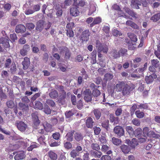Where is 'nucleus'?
<instances>
[{
	"label": "nucleus",
	"mask_w": 160,
	"mask_h": 160,
	"mask_svg": "<svg viewBox=\"0 0 160 160\" xmlns=\"http://www.w3.org/2000/svg\"><path fill=\"white\" fill-rule=\"evenodd\" d=\"M119 119L118 117H115L113 114H111L110 115V121L111 122H114V123H117L119 122Z\"/></svg>",
	"instance_id": "30"
},
{
	"label": "nucleus",
	"mask_w": 160,
	"mask_h": 160,
	"mask_svg": "<svg viewBox=\"0 0 160 160\" xmlns=\"http://www.w3.org/2000/svg\"><path fill=\"white\" fill-rule=\"evenodd\" d=\"M58 121L57 118L54 117H52L49 121V122L53 125L56 124L58 123Z\"/></svg>",
	"instance_id": "49"
},
{
	"label": "nucleus",
	"mask_w": 160,
	"mask_h": 160,
	"mask_svg": "<svg viewBox=\"0 0 160 160\" xmlns=\"http://www.w3.org/2000/svg\"><path fill=\"white\" fill-rule=\"evenodd\" d=\"M30 64L29 58L27 57H25L22 63L23 69L24 70L27 69L29 67Z\"/></svg>",
	"instance_id": "14"
},
{
	"label": "nucleus",
	"mask_w": 160,
	"mask_h": 160,
	"mask_svg": "<svg viewBox=\"0 0 160 160\" xmlns=\"http://www.w3.org/2000/svg\"><path fill=\"white\" fill-rule=\"evenodd\" d=\"M151 62L152 66H153L156 68L159 67V62L157 59H152L151 60Z\"/></svg>",
	"instance_id": "36"
},
{
	"label": "nucleus",
	"mask_w": 160,
	"mask_h": 160,
	"mask_svg": "<svg viewBox=\"0 0 160 160\" xmlns=\"http://www.w3.org/2000/svg\"><path fill=\"white\" fill-rule=\"evenodd\" d=\"M142 130L141 128H138L134 132L133 136L139 138L142 137Z\"/></svg>",
	"instance_id": "19"
},
{
	"label": "nucleus",
	"mask_w": 160,
	"mask_h": 160,
	"mask_svg": "<svg viewBox=\"0 0 160 160\" xmlns=\"http://www.w3.org/2000/svg\"><path fill=\"white\" fill-rule=\"evenodd\" d=\"M74 23L73 22L68 23L67 24V29L72 30V28L74 27Z\"/></svg>",
	"instance_id": "58"
},
{
	"label": "nucleus",
	"mask_w": 160,
	"mask_h": 160,
	"mask_svg": "<svg viewBox=\"0 0 160 160\" xmlns=\"http://www.w3.org/2000/svg\"><path fill=\"white\" fill-rule=\"evenodd\" d=\"M75 139L78 141H80L83 139V137L80 133L77 132L75 134Z\"/></svg>",
	"instance_id": "43"
},
{
	"label": "nucleus",
	"mask_w": 160,
	"mask_h": 160,
	"mask_svg": "<svg viewBox=\"0 0 160 160\" xmlns=\"http://www.w3.org/2000/svg\"><path fill=\"white\" fill-rule=\"evenodd\" d=\"M64 144V147L67 149H70L72 148V144L70 142H66Z\"/></svg>",
	"instance_id": "61"
},
{
	"label": "nucleus",
	"mask_w": 160,
	"mask_h": 160,
	"mask_svg": "<svg viewBox=\"0 0 160 160\" xmlns=\"http://www.w3.org/2000/svg\"><path fill=\"white\" fill-rule=\"evenodd\" d=\"M104 77L107 80H108L112 79L113 76L112 74L110 73H107L105 75Z\"/></svg>",
	"instance_id": "64"
},
{
	"label": "nucleus",
	"mask_w": 160,
	"mask_h": 160,
	"mask_svg": "<svg viewBox=\"0 0 160 160\" xmlns=\"http://www.w3.org/2000/svg\"><path fill=\"white\" fill-rule=\"evenodd\" d=\"M3 7L5 11H9L11 8V5L10 4L7 3L4 4Z\"/></svg>",
	"instance_id": "52"
},
{
	"label": "nucleus",
	"mask_w": 160,
	"mask_h": 160,
	"mask_svg": "<svg viewBox=\"0 0 160 160\" xmlns=\"http://www.w3.org/2000/svg\"><path fill=\"white\" fill-rule=\"evenodd\" d=\"M12 63V60L10 58H8L7 59L5 64L4 66L5 68H10V66L11 65Z\"/></svg>",
	"instance_id": "41"
},
{
	"label": "nucleus",
	"mask_w": 160,
	"mask_h": 160,
	"mask_svg": "<svg viewBox=\"0 0 160 160\" xmlns=\"http://www.w3.org/2000/svg\"><path fill=\"white\" fill-rule=\"evenodd\" d=\"M137 105L136 104L133 105L130 109V111L131 114H133L137 108Z\"/></svg>",
	"instance_id": "56"
},
{
	"label": "nucleus",
	"mask_w": 160,
	"mask_h": 160,
	"mask_svg": "<svg viewBox=\"0 0 160 160\" xmlns=\"http://www.w3.org/2000/svg\"><path fill=\"white\" fill-rule=\"evenodd\" d=\"M10 41L8 38L1 37L0 38V44L3 45L4 49L9 48L10 47L9 43Z\"/></svg>",
	"instance_id": "7"
},
{
	"label": "nucleus",
	"mask_w": 160,
	"mask_h": 160,
	"mask_svg": "<svg viewBox=\"0 0 160 160\" xmlns=\"http://www.w3.org/2000/svg\"><path fill=\"white\" fill-rule=\"evenodd\" d=\"M92 148L94 150L98 151L100 149L99 146L98 144L96 143H93L91 144Z\"/></svg>",
	"instance_id": "50"
},
{
	"label": "nucleus",
	"mask_w": 160,
	"mask_h": 160,
	"mask_svg": "<svg viewBox=\"0 0 160 160\" xmlns=\"http://www.w3.org/2000/svg\"><path fill=\"white\" fill-rule=\"evenodd\" d=\"M94 132L95 135H98L101 131L100 128L99 127H94L93 128Z\"/></svg>",
	"instance_id": "63"
},
{
	"label": "nucleus",
	"mask_w": 160,
	"mask_h": 160,
	"mask_svg": "<svg viewBox=\"0 0 160 160\" xmlns=\"http://www.w3.org/2000/svg\"><path fill=\"white\" fill-rule=\"evenodd\" d=\"M66 31V34L67 36L69 38H72L74 36V32L72 30L67 29Z\"/></svg>",
	"instance_id": "46"
},
{
	"label": "nucleus",
	"mask_w": 160,
	"mask_h": 160,
	"mask_svg": "<svg viewBox=\"0 0 160 160\" xmlns=\"http://www.w3.org/2000/svg\"><path fill=\"white\" fill-rule=\"evenodd\" d=\"M45 22L42 20L38 21L36 23V29L37 31H41L44 28Z\"/></svg>",
	"instance_id": "13"
},
{
	"label": "nucleus",
	"mask_w": 160,
	"mask_h": 160,
	"mask_svg": "<svg viewBox=\"0 0 160 160\" xmlns=\"http://www.w3.org/2000/svg\"><path fill=\"white\" fill-rule=\"evenodd\" d=\"M125 12L130 16L133 17H136L137 14L133 11L131 10L128 8H126L125 9Z\"/></svg>",
	"instance_id": "28"
},
{
	"label": "nucleus",
	"mask_w": 160,
	"mask_h": 160,
	"mask_svg": "<svg viewBox=\"0 0 160 160\" xmlns=\"http://www.w3.org/2000/svg\"><path fill=\"white\" fill-rule=\"evenodd\" d=\"M131 3L136 8L138 9L139 8V5H141V4L138 0H132Z\"/></svg>",
	"instance_id": "34"
},
{
	"label": "nucleus",
	"mask_w": 160,
	"mask_h": 160,
	"mask_svg": "<svg viewBox=\"0 0 160 160\" xmlns=\"http://www.w3.org/2000/svg\"><path fill=\"white\" fill-rule=\"evenodd\" d=\"M43 111L45 113L47 114H50L51 112V110L49 106L47 105H46L44 106Z\"/></svg>",
	"instance_id": "45"
},
{
	"label": "nucleus",
	"mask_w": 160,
	"mask_h": 160,
	"mask_svg": "<svg viewBox=\"0 0 160 160\" xmlns=\"http://www.w3.org/2000/svg\"><path fill=\"white\" fill-rule=\"evenodd\" d=\"M96 10V7L94 6H91L89 9V11L88 15H91Z\"/></svg>",
	"instance_id": "60"
},
{
	"label": "nucleus",
	"mask_w": 160,
	"mask_h": 160,
	"mask_svg": "<svg viewBox=\"0 0 160 160\" xmlns=\"http://www.w3.org/2000/svg\"><path fill=\"white\" fill-rule=\"evenodd\" d=\"M157 78V75L155 73H153L149 76H146L145 80L148 84H150L153 82L154 79Z\"/></svg>",
	"instance_id": "9"
},
{
	"label": "nucleus",
	"mask_w": 160,
	"mask_h": 160,
	"mask_svg": "<svg viewBox=\"0 0 160 160\" xmlns=\"http://www.w3.org/2000/svg\"><path fill=\"white\" fill-rule=\"evenodd\" d=\"M132 123L136 126H139L140 125V120L138 118H134L132 121Z\"/></svg>",
	"instance_id": "39"
},
{
	"label": "nucleus",
	"mask_w": 160,
	"mask_h": 160,
	"mask_svg": "<svg viewBox=\"0 0 160 160\" xmlns=\"http://www.w3.org/2000/svg\"><path fill=\"white\" fill-rule=\"evenodd\" d=\"M30 50V45L27 44L24 45L20 51V54L22 56H26Z\"/></svg>",
	"instance_id": "10"
},
{
	"label": "nucleus",
	"mask_w": 160,
	"mask_h": 160,
	"mask_svg": "<svg viewBox=\"0 0 160 160\" xmlns=\"http://www.w3.org/2000/svg\"><path fill=\"white\" fill-rule=\"evenodd\" d=\"M120 56H123L127 54V50L124 48H121L119 51Z\"/></svg>",
	"instance_id": "42"
},
{
	"label": "nucleus",
	"mask_w": 160,
	"mask_h": 160,
	"mask_svg": "<svg viewBox=\"0 0 160 160\" xmlns=\"http://www.w3.org/2000/svg\"><path fill=\"white\" fill-rule=\"evenodd\" d=\"M128 37L130 38L131 42H135L137 41L138 39L137 38V36L134 33L131 32L128 33Z\"/></svg>",
	"instance_id": "23"
},
{
	"label": "nucleus",
	"mask_w": 160,
	"mask_h": 160,
	"mask_svg": "<svg viewBox=\"0 0 160 160\" xmlns=\"http://www.w3.org/2000/svg\"><path fill=\"white\" fill-rule=\"evenodd\" d=\"M26 30V28L25 26L21 24L18 25L15 28V32L17 33L24 32Z\"/></svg>",
	"instance_id": "15"
},
{
	"label": "nucleus",
	"mask_w": 160,
	"mask_h": 160,
	"mask_svg": "<svg viewBox=\"0 0 160 160\" xmlns=\"http://www.w3.org/2000/svg\"><path fill=\"white\" fill-rule=\"evenodd\" d=\"M93 112L96 119L98 120L101 116V112L98 109H94L93 110Z\"/></svg>",
	"instance_id": "27"
},
{
	"label": "nucleus",
	"mask_w": 160,
	"mask_h": 160,
	"mask_svg": "<svg viewBox=\"0 0 160 160\" xmlns=\"http://www.w3.org/2000/svg\"><path fill=\"white\" fill-rule=\"evenodd\" d=\"M49 96L51 98L55 99L58 96V93L56 90H54L49 93Z\"/></svg>",
	"instance_id": "32"
},
{
	"label": "nucleus",
	"mask_w": 160,
	"mask_h": 160,
	"mask_svg": "<svg viewBox=\"0 0 160 160\" xmlns=\"http://www.w3.org/2000/svg\"><path fill=\"white\" fill-rule=\"evenodd\" d=\"M135 88V85L133 84H128L126 83L122 91L123 96H128L130 95L131 93Z\"/></svg>",
	"instance_id": "1"
},
{
	"label": "nucleus",
	"mask_w": 160,
	"mask_h": 160,
	"mask_svg": "<svg viewBox=\"0 0 160 160\" xmlns=\"http://www.w3.org/2000/svg\"><path fill=\"white\" fill-rule=\"evenodd\" d=\"M83 98L86 102H90L92 100V95L91 90L89 89H86L83 92Z\"/></svg>",
	"instance_id": "3"
},
{
	"label": "nucleus",
	"mask_w": 160,
	"mask_h": 160,
	"mask_svg": "<svg viewBox=\"0 0 160 160\" xmlns=\"http://www.w3.org/2000/svg\"><path fill=\"white\" fill-rule=\"evenodd\" d=\"M126 130L130 136L131 137H133L134 131H133L132 127L130 126H127L126 127Z\"/></svg>",
	"instance_id": "29"
},
{
	"label": "nucleus",
	"mask_w": 160,
	"mask_h": 160,
	"mask_svg": "<svg viewBox=\"0 0 160 160\" xmlns=\"http://www.w3.org/2000/svg\"><path fill=\"white\" fill-rule=\"evenodd\" d=\"M102 30L106 33H109L110 32V27L108 24H106L103 27Z\"/></svg>",
	"instance_id": "47"
},
{
	"label": "nucleus",
	"mask_w": 160,
	"mask_h": 160,
	"mask_svg": "<svg viewBox=\"0 0 160 160\" xmlns=\"http://www.w3.org/2000/svg\"><path fill=\"white\" fill-rule=\"evenodd\" d=\"M7 106L9 108H12L14 107V104L13 101L9 100L6 102Z\"/></svg>",
	"instance_id": "48"
},
{
	"label": "nucleus",
	"mask_w": 160,
	"mask_h": 160,
	"mask_svg": "<svg viewBox=\"0 0 160 160\" xmlns=\"http://www.w3.org/2000/svg\"><path fill=\"white\" fill-rule=\"evenodd\" d=\"M31 116L34 125L36 126L38 125L40 122L38 119L37 114L36 113H33L32 114Z\"/></svg>",
	"instance_id": "18"
},
{
	"label": "nucleus",
	"mask_w": 160,
	"mask_h": 160,
	"mask_svg": "<svg viewBox=\"0 0 160 160\" xmlns=\"http://www.w3.org/2000/svg\"><path fill=\"white\" fill-rule=\"evenodd\" d=\"M26 27L28 29L31 30L34 28L35 25L32 23H27L26 24Z\"/></svg>",
	"instance_id": "57"
},
{
	"label": "nucleus",
	"mask_w": 160,
	"mask_h": 160,
	"mask_svg": "<svg viewBox=\"0 0 160 160\" xmlns=\"http://www.w3.org/2000/svg\"><path fill=\"white\" fill-rule=\"evenodd\" d=\"M112 34L113 36L116 37L120 36L122 35L121 32L117 29H114L112 31Z\"/></svg>",
	"instance_id": "54"
},
{
	"label": "nucleus",
	"mask_w": 160,
	"mask_h": 160,
	"mask_svg": "<svg viewBox=\"0 0 160 160\" xmlns=\"http://www.w3.org/2000/svg\"><path fill=\"white\" fill-rule=\"evenodd\" d=\"M15 125L18 129L21 132H24L27 128V125L22 121H17Z\"/></svg>",
	"instance_id": "6"
},
{
	"label": "nucleus",
	"mask_w": 160,
	"mask_h": 160,
	"mask_svg": "<svg viewBox=\"0 0 160 160\" xmlns=\"http://www.w3.org/2000/svg\"><path fill=\"white\" fill-rule=\"evenodd\" d=\"M135 113L137 117L140 119L143 118L144 116V113L140 111V110L136 111Z\"/></svg>",
	"instance_id": "31"
},
{
	"label": "nucleus",
	"mask_w": 160,
	"mask_h": 160,
	"mask_svg": "<svg viewBox=\"0 0 160 160\" xmlns=\"http://www.w3.org/2000/svg\"><path fill=\"white\" fill-rule=\"evenodd\" d=\"M109 147L106 145H103L102 146L101 150L102 152H106L108 155L112 153V152L111 150H109Z\"/></svg>",
	"instance_id": "22"
},
{
	"label": "nucleus",
	"mask_w": 160,
	"mask_h": 160,
	"mask_svg": "<svg viewBox=\"0 0 160 160\" xmlns=\"http://www.w3.org/2000/svg\"><path fill=\"white\" fill-rule=\"evenodd\" d=\"M125 84L124 82L123 81H119L118 83L115 86V89L116 91L117 92L122 91Z\"/></svg>",
	"instance_id": "12"
},
{
	"label": "nucleus",
	"mask_w": 160,
	"mask_h": 160,
	"mask_svg": "<svg viewBox=\"0 0 160 160\" xmlns=\"http://www.w3.org/2000/svg\"><path fill=\"white\" fill-rule=\"evenodd\" d=\"M35 107L36 108L41 110L43 108L42 103L40 102H37L35 104Z\"/></svg>",
	"instance_id": "51"
},
{
	"label": "nucleus",
	"mask_w": 160,
	"mask_h": 160,
	"mask_svg": "<svg viewBox=\"0 0 160 160\" xmlns=\"http://www.w3.org/2000/svg\"><path fill=\"white\" fill-rule=\"evenodd\" d=\"M70 156L73 158H75L77 156H78L79 153L75 149L72 150L70 152Z\"/></svg>",
	"instance_id": "38"
},
{
	"label": "nucleus",
	"mask_w": 160,
	"mask_h": 160,
	"mask_svg": "<svg viewBox=\"0 0 160 160\" xmlns=\"http://www.w3.org/2000/svg\"><path fill=\"white\" fill-rule=\"evenodd\" d=\"M19 106L20 109L22 110L23 112L28 111L29 109L28 106L22 102L19 103Z\"/></svg>",
	"instance_id": "24"
},
{
	"label": "nucleus",
	"mask_w": 160,
	"mask_h": 160,
	"mask_svg": "<svg viewBox=\"0 0 160 160\" xmlns=\"http://www.w3.org/2000/svg\"><path fill=\"white\" fill-rule=\"evenodd\" d=\"M160 19V13H157L152 16L151 18V20L153 22H156Z\"/></svg>",
	"instance_id": "35"
},
{
	"label": "nucleus",
	"mask_w": 160,
	"mask_h": 160,
	"mask_svg": "<svg viewBox=\"0 0 160 160\" xmlns=\"http://www.w3.org/2000/svg\"><path fill=\"white\" fill-rule=\"evenodd\" d=\"M74 114V113L72 110L67 111L65 113L66 117L67 118H70Z\"/></svg>",
	"instance_id": "59"
},
{
	"label": "nucleus",
	"mask_w": 160,
	"mask_h": 160,
	"mask_svg": "<svg viewBox=\"0 0 160 160\" xmlns=\"http://www.w3.org/2000/svg\"><path fill=\"white\" fill-rule=\"evenodd\" d=\"M36 144V143L35 142L33 144L31 145L28 148L27 150L28 151H32L33 149L37 148L38 146Z\"/></svg>",
	"instance_id": "62"
},
{
	"label": "nucleus",
	"mask_w": 160,
	"mask_h": 160,
	"mask_svg": "<svg viewBox=\"0 0 160 160\" xmlns=\"http://www.w3.org/2000/svg\"><path fill=\"white\" fill-rule=\"evenodd\" d=\"M74 130L68 132L65 136V138L67 141L69 142L72 141L73 139V135L74 133Z\"/></svg>",
	"instance_id": "21"
},
{
	"label": "nucleus",
	"mask_w": 160,
	"mask_h": 160,
	"mask_svg": "<svg viewBox=\"0 0 160 160\" xmlns=\"http://www.w3.org/2000/svg\"><path fill=\"white\" fill-rule=\"evenodd\" d=\"M48 156L52 160H56L57 158V154L52 151H50L48 153Z\"/></svg>",
	"instance_id": "26"
},
{
	"label": "nucleus",
	"mask_w": 160,
	"mask_h": 160,
	"mask_svg": "<svg viewBox=\"0 0 160 160\" xmlns=\"http://www.w3.org/2000/svg\"><path fill=\"white\" fill-rule=\"evenodd\" d=\"M112 141L113 143L116 145H119L121 142V141L120 140L114 137L112 138Z\"/></svg>",
	"instance_id": "44"
},
{
	"label": "nucleus",
	"mask_w": 160,
	"mask_h": 160,
	"mask_svg": "<svg viewBox=\"0 0 160 160\" xmlns=\"http://www.w3.org/2000/svg\"><path fill=\"white\" fill-rule=\"evenodd\" d=\"M70 10L71 15L73 16H77L79 13V11L78 8L75 6L71 7Z\"/></svg>",
	"instance_id": "17"
},
{
	"label": "nucleus",
	"mask_w": 160,
	"mask_h": 160,
	"mask_svg": "<svg viewBox=\"0 0 160 160\" xmlns=\"http://www.w3.org/2000/svg\"><path fill=\"white\" fill-rule=\"evenodd\" d=\"M112 55L115 58H117L120 57L119 51L116 49H114L112 51Z\"/></svg>",
	"instance_id": "40"
},
{
	"label": "nucleus",
	"mask_w": 160,
	"mask_h": 160,
	"mask_svg": "<svg viewBox=\"0 0 160 160\" xmlns=\"http://www.w3.org/2000/svg\"><path fill=\"white\" fill-rule=\"evenodd\" d=\"M92 94L94 97H98L101 94L100 91L97 88H94L92 91Z\"/></svg>",
	"instance_id": "37"
},
{
	"label": "nucleus",
	"mask_w": 160,
	"mask_h": 160,
	"mask_svg": "<svg viewBox=\"0 0 160 160\" xmlns=\"http://www.w3.org/2000/svg\"><path fill=\"white\" fill-rule=\"evenodd\" d=\"M85 123L88 128H93L94 122L91 117H89L86 119Z\"/></svg>",
	"instance_id": "16"
},
{
	"label": "nucleus",
	"mask_w": 160,
	"mask_h": 160,
	"mask_svg": "<svg viewBox=\"0 0 160 160\" xmlns=\"http://www.w3.org/2000/svg\"><path fill=\"white\" fill-rule=\"evenodd\" d=\"M91 33L89 29H86L83 31L80 36V39L82 41V42H87L89 40V37Z\"/></svg>",
	"instance_id": "4"
},
{
	"label": "nucleus",
	"mask_w": 160,
	"mask_h": 160,
	"mask_svg": "<svg viewBox=\"0 0 160 160\" xmlns=\"http://www.w3.org/2000/svg\"><path fill=\"white\" fill-rule=\"evenodd\" d=\"M120 148L122 152L124 154L128 153L130 152L131 149L128 146L124 145H122Z\"/></svg>",
	"instance_id": "20"
},
{
	"label": "nucleus",
	"mask_w": 160,
	"mask_h": 160,
	"mask_svg": "<svg viewBox=\"0 0 160 160\" xmlns=\"http://www.w3.org/2000/svg\"><path fill=\"white\" fill-rule=\"evenodd\" d=\"M91 153L92 156L95 158H100L102 155V152L98 151H91Z\"/></svg>",
	"instance_id": "25"
},
{
	"label": "nucleus",
	"mask_w": 160,
	"mask_h": 160,
	"mask_svg": "<svg viewBox=\"0 0 160 160\" xmlns=\"http://www.w3.org/2000/svg\"><path fill=\"white\" fill-rule=\"evenodd\" d=\"M126 143L132 148H134L138 145V142L136 138H133L131 141L128 139L126 140Z\"/></svg>",
	"instance_id": "11"
},
{
	"label": "nucleus",
	"mask_w": 160,
	"mask_h": 160,
	"mask_svg": "<svg viewBox=\"0 0 160 160\" xmlns=\"http://www.w3.org/2000/svg\"><path fill=\"white\" fill-rule=\"evenodd\" d=\"M25 157V154L23 153H18L14 156V158L16 160L22 159Z\"/></svg>",
	"instance_id": "33"
},
{
	"label": "nucleus",
	"mask_w": 160,
	"mask_h": 160,
	"mask_svg": "<svg viewBox=\"0 0 160 160\" xmlns=\"http://www.w3.org/2000/svg\"><path fill=\"white\" fill-rule=\"evenodd\" d=\"M44 129L47 132H49L52 128V126L49 123L47 122L44 126Z\"/></svg>",
	"instance_id": "53"
},
{
	"label": "nucleus",
	"mask_w": 160,
	"mask_h": 160,
	"mask_svg": "<svg viewBox=\"0 0 160 160\" xmlns=\"http://www.w3.org/2000/svg\"><path fill=\"white\" fill-rule=\"evenodd\" d=\"M95 45L97 49V51L107 53L108 51V48L107 45L102 44L99 40H98L96 41Z\"/></svg>",
	"instance_id": "2"
},
{
	"label": "nucleus",
	"mask_w": 160,
	"mask_h": 160,
	"mask_svg": "<svg viewBox=\"0 0 160 160\" xmlns=\"http://www.w3.org/2000/svg\"><path fill=\"white\" fill-rule=\"evenodd\" d=\"M66 97L60 95L59 99L58 100V103L61 105L64 104L65 103V98Z\"/></svg>",
	"instance_id": "55"
},
{
	"label": "nucleus",
	"mask_w": 160,
	"mask_h": 160,
	"mask_svg": "<svg viewBox=\"0 0 160 160\" xmlns=\"http://www.w3.org/2000/svg\"><path fill=\"white\" fill-rule=\"evenodd\" d=\"M59 49L60 50L61 53L63 52H65V59L66 60H69L71 55V53L69 49L65 46L60 47L59 48Z\"/></svg>",
	"instance_id": "5"
},
{
	"label": "nucleus",
	"mask_w": 160,
	"mask_h": 160,
	"mask_svg": "<svg viewBox=\"0 0 160 160\" xmlns=\"http://www.w3.org/2000/svg\"><path fill=\"white\" fill-rule=\"evenodd\" d=\"M114 133L119 136H123L124 134L123 128L121 126H116L113 130Z\"/></svg>",
	"instance_id": "8"
}]
</instances>
